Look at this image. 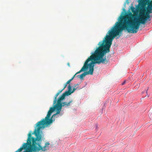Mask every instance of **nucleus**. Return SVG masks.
<instances>
[{"instance_id":"obj_19","label":"nucleus","mask_w":152,"mask_h":152,"mask_svg":"<svg viewBox=\"0 0 152 152\" xmlns=\"http://www.w3.org/2000/svg\"><path fill=\"white\" fill-rule=\"evenodd\" d=\"M96 127H97V124H96Z\"/></svg>"},{"instance_id":"obj_12","label":"nucleus","mask_w":152,"mask_h":152,"mask_svg":"<svg viewBox=\"0 0 152 152\" xmlns=\"http://www.w3.org/2000/svg\"><path fill=\"white\" fill-rule=\"evenodd\" d=\"M68 91H66V92H68V94H69V93L71 92L72 91V87L71 86L69 85L68 86Z\"/></svg>"},{"instance_id":"obj_1","label":"nucleus","mask_w":152,"mask_h":152,"mask_svg":"<svg viewBox=\"0 0 152 152\" xmlns=\"http://www.w3.org/2000/svg\"><path fill=\"white\" fill-rule=\"evenodd\" d=\"M99 45L94 53H91V55L88 58L85 62L84 65L88 60L86 66L89 68V70L88 72H85L80 75H77V77L82 79L85 76L87 75H92L94 70V64H98L101 63L106 64L109 60L106 59V58H103L104 55L107 53L110 52V49L105 45L102 42H99L98 45Z\"/></svg>"},{"instance_id":"obj_17","label":"nucleus","mask_w":152,"mask_h":152,"mask_svg":"<svg viewBox=\"0 0 152 152\" xmlns=\"http://www.w3.org/2000/svg\"><path fill=\"white\" fill-rule=\"evenodd\" d=\"M149 8L151 10V13H152V7H149Z\"/></svg>"},{"instance_id":"obj_18","label":"nucleus","mask_w":152,"mask_h":152,"mask_svg":"<svg viewBox=\"0 0 152 152\" xmlns=\"http://www.w3.org/2000/svg\"><path fill=\"white\" fill-rule=\"evenodd\" d=\"M67 65L69 66H70V64L69 63H67Z\"/></svg>"},{"instance_id":"obj_11","label":"nucleus","mask_w":152,"mask_h":152,"mask_svg":"<svg viewBox=\"0 0 152 152\" xmlns=\"http://www.w3.org/2000/svg\"><path fill=\"white\" fill-rule=\"evenodd\" d=\"M64 90L63 89L61 90H59L58 91L55 97L54 100L53 101V104H56L57 102V97L60 94V93H61L62 91Z\"/></svg>"},{"instance_id":"obj_3","label":"nucleus","mask_w":152,"mask_h":152,"mask_svg":"<svg viewBox=\"0 0 152 152\" xmlns=\"http://www.w3.org/2000/svg\"><path fill=\"white\" fill-rule=\"evenodd\" d=\"M62 107L60 104L57 103L53 107H50L48 111L46 116L45 118L37 122L36 124V127H38L41 129H44L46 126L49 125L55 121L54 118L58 116V114L60 112Z\"/></svg>"},{"instance_id":"obj_16","label":"nucleus","mask_w":152,"mask_h":152,"mask_svg":"<svg viewBox=\"0 0 152 152\" xmlns=\"http://www.w3.org/2000/svg\"><path fill=\"white\" fill-rule=\"evenodd\" d=\"M126 83V81L124 80V81L123 82L121 83L122 85H123L124 84Z\"/></svg>"},{"instance_id":"obj_5","label":"nucleus","mask_w":152,"mask_h":152,"mask_svg":"<svg viewBox=\"0 0 152 152\" xmlns=\"http://www.w3.org/2000/svg\"><path fill=\"white\" fill-rule=\"evenodd\" d=\"M141 7L143 10H142V12H140L139 15H141L142 19H143L145 23H146V21L147 20H148L149 21L151 20V19H150L151 16L150 15L147 14H145L146 11V7L145 8H144L142 7Z\"/></svg>"},{"instance_id":"obj_9","label":"nucleus","mask_w":152,"mask_h":152,"mask_svg":"<svg viewBox=\"0 0 152 152\" xmlns=\"http://www.w3.org/2000/svg\"><path fill=\"white\" fill-rule=\"evenodd\" d=\"M150 0H140L139 4L140 6L143 8H145L146 6L147 2Z\"/></svg>"},{"instance_id":"obj_6","label":"nucleus","mask_w":152,"mask_h":152,"mask_svg":"<svg viewBox=\"0 0 152 152\" xmlns=\"http://www.w3.org/2000/svg\"><path fill=\"white\" fill-rule=\"evenodd\" d=\"M88 61V60L86 61V62L85 64L83 65V67L81 68V69L79 71L77 72L74 76H73L72 78L70 80H68L66 83V84H69L71 82V81L73 80L74 77H75V76L77 74H78L79 73H80L82 71H86L87 69H88V66H86V64L87 62V61Z\"/></svg>"},{"instance_id":"obj_7","label":"nucleus","mask_w":152,"mask_h":152,"mask_svg":"<svg viewBox=\"0 0 152 152\" xmlns=\"http://www.w3.org/2000/svg\"><path fill=\"white\" fill-rule=\"evenodd\" d=\"M29 140V137H28L27 140V142L23 143L22 146L15 152H21L23 149H27L28 148V144L30 145L31 143Z\"/></svg>"},{"instance_id":"obj_10","label":"nucleus","mask_w":152,"mask_h":152,"mask_svg":"<svg viewBox=\"0 0 152 152\" xmlns=\"http://www.w3.org/2000/svg\"><path fill=\"white\" fill-rule=\"evenodd\" d=\"M73 102V100H71L68 102H64L60 103L62 107H68L70 106L71 104Z\"/></svg>"},{"instance_id":"obj_2","label":"nucleus","mask_w":152,"mask_h":152,"mask_svg":"<svg viewBox=\"0 0 152 152\" xmlns=\"http://www.w3.org/2000/svg\"><path fill=\"white\" fill-rule=\"evenodd\" d=\"M134 18V16L131 12L129 13L125 16H121L120 21L115 23L111 30L108 32L102 42L110 49L113 39L132 23Z\"/></svg>"},{"instance_id":"obj_13","label":"nucleus","mask_w":152,"mask_h":152,"mask_svg":"<svg viewBox=\"0 0 152 152\" xmlns=\"http://www.w3.org/2000/svg\"><path fill=\"white\" fill-rule=\"evenodd\" d=\"M146 9L147 11L145 14H147L150 15V13H151V10L149 9L148 7Z\"/></svg>"},{"instance_id":"obj_4","label":"nucleus","mask_w":152,"mask_h":152,"mask_svg":"<svg viewBox=\"0 0 152 152\" xmlns=\"http://www.w3.org/2000/svg\"><path fill=\"white\" fill-rule=\"evenodd\" d=\"M145 23L144 21L142 19L141 15H139L138 18L136 21H134V20L125 29L128 33H136L137 32L140 24H145Z\"/></svg>"},{"instance_id":"obj_8","label":"nucleus","mask_w":152,"mask_h":152,"mask_svg":"<svg viewBox=\"0 0 152 152\" xmlns=\"http://www.w3.org/2000/svg\"><path fill=\"white\" fill-rule=\"evenodd\" d=\"M68 92H65L63 93L61 96L58 99V100H57V103L60 104L61 103V101L64 99L65 97L66 96L69 95Z\"/></svg>"},{"instance_id":"obj_14","label":"nucleus","mask_w":152,"mask_h":152,"mask_svg":"<svg viewBox=\"0 0 152 152\" xmlns=\"http://www.w3.org/2000/svg\"><path fill=\"white\" fill-rule=\"evenodd\" d=\"M76 89V88H74L72 91L71 92L69 93V95H70L72 93H73Z\"/></svg>"},{"instance_id":"obj_15","label":"nucleus","mask_w":152,"mask_h":152,"mask_svg":"<svg viewBox=\"0 0 152 152\" xmlns=\"http://www.w3.org/2000/svg\"><path fill=\"white\" fill-rule=\"evenodd\" d=\"M67 84H66V83L64 85V88H63V89H64L67 86Z\"/></svg>"}]
</instances>
